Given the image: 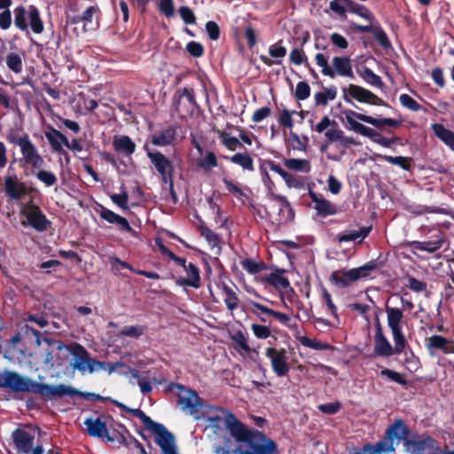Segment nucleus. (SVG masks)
<instances>
[{
	"label": "nucleus",
	"mask_w": 454,
	"mask_h": 454,
	"mask_svg": "<svg viewBox=\"0 0 454 454\" xmlns=\"http://www.w3.org/2000/svg\"><path fill=\"white\" fill-rule=\"evenodd\" d=\"M110 198L111 200L122 210H129L128 205L129 195L127 192L123 191L121 193L119 194H112Z\"/></svg>",
	"instance_id": "603ef678"
},
{
	"label": "nucleus",
	"mask_w": 454,
	"mask_h": 454,
	"mask_svg": "<svg viewBox=\"0 0 454 454\" xmlns=\"http://www.w3.org/2000/svg\"><path fill=\"white\" fill-rule=\"evenodd\" d=\"M387 326L391 330L394 342L399 346L403 340H406L403 333V313L398 308L386 307Z\"/></svg>",
	"instance_id": "dca6fc26"
},
{
	"label": "nucleus",
	"mask_w": 454,
	"mask_h": 454,
	"mask_svg": "<svg viewBox=\"0 0 454 454\" xmlns=\"http://www.w3.org/2000/svg\"><path fill=\"white\" fill-rule=\"evenodd\" d=\"M0 387L8 388L12 392H27L40 395L44 399L62 396H74L78 391L65 384L47 385L35 381L27 376L15 372H0Z\"/></svg>",
	"instance_id": "f257e3e1"
},
{
	"label": "nucleus",
	"mask_w": 454,
	"mask_h": 454,
	"mask_svg": "<svg viewBox=\"0 0 454 454\" xmlns=\"http://www.w3.org/2000/svg\"><path fill=\"white\" fill-rule=\"evenodd\" d=\"M224 303L229 310L233 311L239 307V300L236 293L228 286H223Z\"/></svg>",
	"instance_id": "79ce46f5"
},
{
	"label": "nucleus",
	"mask_w": 454,
	"mask_h": 454,
	"mask_svg": "<svg viewBox=\"0 0 454 454\" xmlns=\"http://www.w3.org/2000/svg\"><path fill=\"white\" fill-rule=\"evenodd\" d=\"M135 412L154 434L155 442L160 447L162 454H178L174 435L162 424L153 421L139 410H136Z\"/></svg>",
	"instance_id": "423d86ee"
},
{
	"label": "nucleus",
	"mask_w": 454,
	"mask_h": 454,
	"mask_svg": "<svg viewBox=\"0 0 454 454\" xmlns=\"http://www.w3.org/2000/svg\"><path fill=\"white\" fill-rule=\"evenodd\" d=\"M212 411L214 414L204 416L208 424L206 426L207 429H211L216 435H221L224 433L225 427L231 432L232 435V428L236 427V424L244 426L241 424L234 415L229 411L220 408L213 407Z\"/></svg>",
	"instance_id": "0eeeda50"
},
{
	"label": "nucleus",
	"mask_w": 454,
	"mask_h": 454,
	"mask_svg": "<svg viewBox=\"0 0 454 454\" xmlns=\"http://www.w3.org/2000/svg\"><path fill=\"white\" fill-rule=\"evenodd\" d=\"M286 48L280 45L279 43H277L270 45L269 48V54L271 58H269L265 55H261L260 59L268 67L280 65L282 63V59L286 55Z\"/></svg>",
	"instance_id": "a878e982"
},
{
	"label": "nucleus",
	"mask_w": 454,
	"mask_h": 454,
	"mask_svg": "<svg viewBox=\"0 0 454 454\" xmlns=\"http://www.w3.org/2000/svg\"><path fill=\"white\" fill-rule=\"evenodd\" d=\"M98 214L102 219L106 221L108 223L117 225L121 231L129 233L134 232L132 227L129 225L126 218L117 215L106 207L100 205Z\"/></svg>",
	"instance_id": "412c9836"
},
{
	"label": "nucleus",
	"mask_w": 454,
	"mask_h": 454,
	"mask_svg": "<svg viewBox=\"0 0 454 454\" xmlns=\"http://www.w3.org/2000/svg\"><path fill=\"white\" fill-rule=\"evenodd\" d=\"M232 436L238 442L235 449L226 450L221 446H215L214 452L216 454H276L278 452L277 443L273 440L245 426L236 424L232 428Z\"/></svg>",
	"instance_id": "f03ea898"
},
{
	"label": "nucleus",
	"mask_w": 454,
	"mask_h": 454,
	"mask_svg": "<svg viewBox=\"0 0 454 454\" xmlns=\"http://www.w3.org/2000/svg\"><path fill=\"white\" fill-rule=\"evenodd\" d=\"M310 95L309 85L305 82H300L296 85L295 98L299 100H305Z\"/></svg>",
	"instance_id": "6e6d98bb"
},
{
	"label": "nucleus",
	"mask_w": 454,
	"mask_h": 454,
	"mask_svg": "<svg viewBox=\"0 0 454 454\" xmlns=\"http://www.w3.org/2000/svg\"><path fill=\"white\" fill-rule=\"evenodd\" d=\"M14 25L20 30L29 33L30 26L35 34H41L43 31V23L41 20L38 9L35 5H29L27 8L24 6H17L13 10Z\"/></svg>",
	"instance_id": "39448f33"
},
{
	"label": "nucleus",
	"mask_w": 454,
	"mask_h": 454,
	"mask_svg": "<svg viewBox=\"0 0 454 454\" xmlns=\"http://www.w3.org/2000/svg\"><path fill=\"white\" fill-rule=\"evenodd\" d=\"M343 93L344 100L350 104H352L350 98H353L360 103H366L375 106L384 105L383 100L377 95L356 84H349L347 88L343 90Z\"/></svg>",
	"instance_id": "4468645a"
},
{
	"label": "nucleus",
	"mask_w": 454,
	"mask_h": 454,
	"mask_svg": "<svg viewBox=\"0 0 454 454\" xmlns=\"http://www.w3.org/2000/svg\"><path fill=\"white\" fill-rule=\"evenodd\" d=\"M159 9L167 18L173 17L175 13L173 0H160Z\"/></svg>",
	"instance_id": "680f3d73"
},
{
	"label": "nucleus",
	"mask_w": 454,
	"mask_h": 454,
	"mask_svg": "<svg viewBox=\"0 0 454 454\" xmlns=\"http://www.w3.org/2000/svg\"><path fill=\"white\" fill-rule=\"evenodd\" d=\"M341 114L347 121V128L361 136L370 137L374 142L384 147H390L393 141L389 138L382 137L374 129L364 126L360 121L371 124L377 129H382L384 126L397 127L401 121L392 118H374L361 113H357L351 109H343Z\"/></svg>",
	"instance_id": "7ed1b4c3"
},
{
	"label": "nucleus",
	"mask_w": 454,
	"mask_h": 454,
	"mask_svg": "<svg viewBox=\"0 0 454 454\" xmlns=\"http://www.w3.org/2000/svg\"><path fill=\"white\" fill-rule=\"evenodd\" d=\"M382 376H386L390 380L399 383L401 385H406V380L402 377V375L395 371L385 368L380 372Z\"/></svg>",
	"instance_id": "052dcab7"
},
{
	"label": "nucleus",
	"mask_w": 454,
	"mask_h": 454,
	"mask_svg": "<svg viewBox=\"0 0 454 454\" xmlns=\"http://www.w3.org/2000/svg\"><path fill=\"white\" fill-rule=\"evenodd\" d=\"M145 331V327L144 325H128L124 326L118 335L137 339L144 334Z\"/></svg>",
	"instance_id": "a18cd8bd"
},
{
	"label": "nucleus",
	"mask_w": 454,
	"mask_h": 454,
	"mask_svg": "<svg viewBox=\"0 0 454 454\" xmlns=\"http://www.w3.org/2000/svg\"><path fill=\"white\" fill-rule=\"evenodd\" d=\"M335 121L331 120L328 116H324L321 121L313 127V129L317 133L325 132L333 125H335Z\"/></svg>",
	"instance_id": "338daca9"
},
{
	"label": "nucleus",
	"mask_w": 454,
	"mask_h": 454,
	"mask_svg": "<svg viewBox=\"0 0 454 454\" xmlns=\"http://www.w3.org/2000/svg\"><path fill=\"white\" fill-rule=\"evenodd\" d=\"M295 111L290 112L287 109H284L278 118V122L280 125L292 129L294 126V121L292 118L293 114H295Z\"/></svg>",
	"instance_id": "bf43d9fd"
},
{
	"label": "nucleus",
	"mask_w": 454,
	"mask_h": 454,
	"mask_svg": "<svg viewBox=\"0 0 454 454\" xmlns=\"http://www.w3.org/2000/svg\"><path fill=\"white\" fill-rule=\"evenodd\" d=\"M374 268L375 264L369 263L347 271H334L331 278L337 286L346 287L359 278L368 276L369 272Z\"/></svg>",
	"instance_id": "ddd939ff"
},
{
	"label": "nucleus",
	"mask_w": 454,
	"mask_h": 454,
	"mask_svg": "<svg viewBox=\"0 0 454 454\" xmlns=\"http://www.w3.org/2000/svg\"><path fill=\"white\" fill-rule=\"evenodd\" d=\"M383 160L392 165L401 167L404 170H409L411 168L410 159L403 156H383Z\"/></svg>",
	"instance_id": "de8ad7c7"
},
{
	"label": "nucleus",
	"mask_w": 454,
	"mask_h": 454,
	"mask_svg": "<svg viewBox=\"0 0 454 454\" xmlns=\"http://www.w3.org/2000/svg\"><path fill=\"white\" fill-rule=\"evenodd\" d=\"M36 178L43 183L46 186L50 187L57 183V176L54 173L48 170H39L35 174Z\"/></svg>",
	"instance_id": "09e8293b"
},
{
	"label": "nucleus",
	"mask_w": 454,
	"mask_h": 454,
	"mask_svg": "<svg viewBox=\"0 0 454 454\" xmlns=\"http://www.w3.org/2000/svg\"><path fill=\"white\" fill-rule=\"evenodd\" d=\"M265 356L270 360L272 371L278 377H285L288 374L290 365L286 349L267 348Z\"/></svg>",
	"instance_id": "2eb2a0df"
},
{
	"label": "nucleus",
	"mask_w": 454,
	"mask_h": 454,
	"mask_svg": "<svg viewBox=\"0 0 454 454\" xmlns=\"http://www.w3.org/2000/svg\"><path fill=\"white\" fill-rule=\"evenodd\" d=\"M200 234L202 237H204L207 241L212 246V247H217L219 244V237L217 234H215L212 230H210L207 226H200Z\"/></svg>",
	"instance_id": "5fc2aeb1"
},
{
	"label": "nucleus",
	"mask_w": 454,
	"mask_h": 454,
	"mask_svg": "<svg viewBox=\"0 0 454 454\" xmlns=\"http://www.w3.org/2000/svg\"><path fill=\"white\" fill-rule=\"evenodd\" d=\"M88 434L94 437H105L108 434V430L105 422L99 418H89L84 421Z\"/></svg>",
	"instance_id": "cd10ccee"
},
{
	"label": "nucleus",
	"mask_w": 454,
	"mask_h": 454,
	"mask_svg": "<svg viewBox=\"0 0 454 454\" xmlns=\"http://www.w3.org/2000/svg\"><path fill=\"white\" fill-rule=\"evenodd\" d=\"M229 160L231 162L239 165L244 169L253 170V159L247 153H236L231 157H224Z\"/></svg>",
	"instance_id": "a19ab883"
},
{
	"label": "nucleus",
	"mask_w": 454,
	"mask_h": 454,
	"mask_svg": "<svg viewBox=\"0 0 454 454\" xmlns=\"http://www.w3.org/2000/svg\"><path fill=\"white\" fill-rule=\"evenodd\" d=\"M337 90L334 87L325 89L315 94V102L318 106H326L329 101L335 99Z\"/></svg>",
	"instance_id": "ea45409f"
},
{
	"label": "nucleus",
	"mask_w": 454,
	"mask_h": 454,
	"mask_svg": "<svg viewBox=\"0 0 454 454\" xmlns=\"http://www.w3.org/2000/svg\"><path fill=\"white\" fill-rule=\"evenodd\" d=\"M231 340L240 348L242 350L248 352L250 351V347L248 345L247 336L241 332H236L232 336Z\"/></svg>",
	"instance_id": "4d7b16f0"
},
{
	"label": "nucleus",
	"mask_w": 454,
	"mask_h": 454,
	"mask_svg": "<svg viewBox=\"0 0 454 454\" xmlns=\"http://www.w3.org/2000/svg\"><path fill=\"white\" fill-rule=\"evenodd\" d=\"M11 142L18 145L22 154V161L25 165L31 166L34 168H41L44 164V160L38 152L36 146L29 139L28 135L15 137Z\"/></svg>",
	"instance_id": "1a4fd4ad"
},
{
	"label": "nucleus",
	"mask_w": 454,
	"mask_h": 454,
	"mask_svg": "<svg viewBox=\"0 0 454 454\" xmlns=\"http://www.w3.org/2000/svg\"><path fill=\"white\" fill-rule=\"evenodd\" d=\"M251 329L258 339L265 340L270 336V329L266 325L253 324Z\"/></svg>",
	"instance_id": "13d9d810"
},
{
	"label": "nucleus",
	"mask_w": 454,
	"mask_h": 454,
	"mask_svg": "<svg viewBox=\"0 0 454 454\" xmlns=\"http://www.w3.org/2000/svg\"><path fill=\"white\" fill-rule=\"evenodd\" d=\"M373 341H374V346H373L374 353L377 356H383V357H389L395 354L400 355L401 353L403 352V350L407 345V341L403 340V343H401L400 346L396 342H394L395 345L393 347L391 345V343L389 342V340H387V338L383 333V331H382V328H381V325L380 323H378L376 325V332H375V334L373 337Z\"/></svg>",
	"instance_id": "9d476101"
},
{
	"label": "nucleus",
	"mask_w": 454,
	"mask_h": 454,
	"mask_svg": "<svg viewBox=\"0 0 454 454\" xmlns=\"http://www.w3.org/2000/svg\"><path fill=\"white\" fill-rule=\"evenodd\" d=\"M434 136L454 151V132L445 128L442 124L434 123L431 125Z\"/></svg>",
	"instance_id": "7c9ffc66"
},
{
	"label": "nucleus",
	"mask_w": 454,
	"mask_h": 454,
	"mask_svg": "<svg viewBox=\"0 0 454 454\" xmlns=\"http://www.w3.org/2000/svg\"><path fill=\"white\" fill-rule=\"evenodd\" d=\"M284 165L290 170L302 172V173H309L311 170V165L309 160L305 159H284Z\"/></svg>",
	"instance_id": "72a5a7b5"
},
{
	"label": "nucleus",
	"mask_w": 454,
	"mask_h": 454,
	"mask_svg": "<svg viewBox=\"0 0 454 454\" xmlns=\"http://www.w3.org/2000/svg\"><path fill=\"white\" fill-rule=\"evenodd\" d=\"M407 434V427L404 425V423L402 420H398L395 423H394L387 432V439L384 441H388L392 443V446L394 447V440H400L405 436Z\"/></svg>",
	"instance_id": "f704fd0d"
},
{
	"label": "nucleus",
	"mask_w": 454,
	"mask_h": 454,
	"mask_svg": "<svg viewBox=\"0 0 454 454\" xmlns=\"http://www.w3.org/2000/svg\"><path fill=\"white\" fill-rule=\"evenodd\" d=\"M265 281L272 285L278 291H286L287 297L289 294H293L294 291L290 287V283L287 278L278 273H270L264 278Z\"/></svg>",
	"instance_id": "c85d7f7f"
},
{
	"label": "nucleus",
	"mask_w": 454,
	"mask_h": 454,
	"mask_svg": "<svg viewBox=\"0 0 454 454\" xmlns=\"http://www.w3.org/2000/svg\"><path fill=\"white\" fill-rule=\"evenodd\" d=\"M178 12L185 24H194L196 21L193 12L187 6L179 8Z\"/></svg>",
	"instance_id": "0e129e2a"
},
{
	"label": "nucleus",
	"mask_w": 454,
	"mask_h": 454,
	"mask_svg": "<svg viewBox=\"0 0 454 454\" xmlns=\"http://www.w3.org/2000/svg\"><path fill=\"white\" fill-rule=\"evenodd\" d=\"M5 63L7 67L15 74H20L23 70L22 58L18 53H8L5 58Z\"/></svg>",
	"instance_id": "4c0bfd02"
},
{
	"label": "nucleus",
	"mask_w": 454,
	"mask_h": 454,
	"mask_svg": "<svg viewBox=\"0 0 454 454\" xmlns=\"http://www.w3.org/2000/svg\"><path fill=\"white\" fill-rule=\"evenodd\" d=\"M14 445L20 453H29L34 444V434L31 432L18 428L12 433Z\"/></svg>",
	"instance_id": "aec40b11"
},
{
	"label": "nucleus",
	"mask_w": 454,
	"mask_h": 454,
	"mask_svg": "<svg viewBox=\"0 0 454 454\" xmlns=\"http://www.w3.org/2000/svg\"><path fill=\"white\" fill-rule=\"evenodd\" d=\"M44 135L51 150L67 156V160H68L67 153L63 148V146H66L67 137L52 127H49V129L44 132Z\"/></svg>",
	"instance_id": "5701e85b"
},
{
	"label": "nucleus",
	"mask_w": 454,
	"mask_h": 454,
	"mask_svg": "<svg viewBox=\"0 0 454 454\" xmlns=\"http://www.w3.org/2000/svg\"><path fill=\"white\" fill-rule=\"evenodd\" d=\"M427 348L431 356L441 350L444 354H454V341L442 335H432L429 337Z\"/></svg>",
	"instance_id": "6ab92c4d"
},
{
	"label": "nucleus",
	"mask_w": 454,
	"mask_h": 454,
	"mask_svg": "<svg viewBox=\"0 0 454 454\" xmlns=\"http://www.w3.org/2000/svg\"><path fill=\"white\" fill-rule=\"evenodd\" d=\"M406 450L411 454H445L447 450H442L437 442L430 436L421 437L416 440L405 441Z\"/></svg>",
	"instance_id": "f8f14e48"
},
{
	"label": "nucleus",
	"mask_w": 454,
	"mask_h": 454,
	"mask_svg": "<svg viewBox=\"0 0 454 454\" xmlns=\"http://www.w3.org/2000/svg\"><path fill=\"white\" fill-rule=\"evenodd\" d=\"M5 190L7 194L13 199H20L23 193L22 190L10 177L5 180Z\"/></svg>",
	"instance_id": "864d4df0"
},
{
	"label": "nucleus",
	"mask_w": 454,
	"mask_h": 454,
	"mask_svg": "<svg viewBox=\"0 0 454 454\" xmlns=\"http://www.w3.org/2000/svg\"><path fill=\"white\" fill-rule=\"evenodd\" d=\"M170 391L175 392L177 396V403L182 410L188 411L189 413L196 419L200 417L196 416L200 409L202 407V401L196 391L186 388L180 384H173L169 387Z\"/></svg>",
	"instance_id": "6e6552de"
},
{
	"label": "nucleus",
	"mask_w": 454,
	"mask_h": 454,
	"mask_svg": "<svg viewBox=\"0 0 454 454\" xmlns=\"http://www.w3.org/2000/svg\"><path fill=\"white\" fill-rule=\"evenodd\" d=\"M145 150L147 152V156L153 165L161 176L162 181L167 183L168 176L170 175L172 171V164L169 160L160 152L150 151L147 145H145Z\"/></svg>",
	"instance_id": "a211bd4d"
},
{
	"label": "nucleus",
	"mask_w": 454,
	"mask_h": 454,
	"mask_svg": "<svg viewBox=\"0 0 454 454\" xmlns=\"http://www.w3.org/2000/svg\"><path fill=\"white\" fill-rule=\"evenodd\" d=\"M370 231L371 228L369 227H362L357 230L344 232L339 235L338 240L340 243L356 241L357 239L361 242L368 236Z\"/></svg>",
	"instance_id": "473e14b6"
},
{
	"label": "nucleus",
	"mask_w": 454,
	"mask_h": 454,
	"mask_svg": "<svg viewBox=\"0 0 454 454\" xmlns=\"http://www.w3.org/2000/svg\"><path fill=\"white\" fill-rule=\"evenodd\" d=\"M176 130L173 126H168L151 136V142L157 146L169 145L176 138Z\"/></svg>",
	"instance_id": "bb28decb"
},
{
	"label": "nucleus",
	"mask_w": 454,
	"mask_h": 454,
	"mask_svg": "<svg viewBox=\"0 0 454 454\" xmlns=\"http://www.w3.org/2000/svg\"><path fill=\"white\" fill-rule=\"evenodd\" d=\"M363 78L367 83L374 87L381 88L383 86L381 78L369 68L364 69Z\"/></svg>",
	"instance_id": "8fccbe9b"
},
{
	"label": "nucleus",
	"mask_w": 454,
	"mask_h": 454,
	"mask_svg": "<svg viewBox=\"0 0 454 454\" xmlns=\"http://www.w3.org/2000/svg\"><path fill=\"white\" fill-rule=\"evenodd\" d=\"M283 179L289 188L301 189L303 187L302 180L288 172L285 175Z\"/></svg>",
	"instance_id": "69168bd1"
},
{
	"label": "nucleus",
	"mask_w": 454,
	"mask_h": 454,
	"mask_svg": "<svg viewBox=\"0 0 454 454\" xmlns=\"http://www.w3.org/2000/svg\"><path fill=\"white\" fill-rule=\"evenodd\" d=\"M197 165L204 170H211L217 166V159L213 152L207 151L205 155L197 160Z\"/></svg>",
	"instance_id": "37998d69"
},
{
	"label": "nucleus",
	"mask_w": 454,
	"mask_h": 454,
	"mask_svg": "<svg viewBox=\"0 0 454 454\" xmlns=\"http://www.w3.org/2000/svg\"><path fill=\"white\" fill-rule=\"evenodd\" d=\"M332 43L340 50H345L348 47V40L338 33H333L330 36Z\"/></svg>",
	"instance_id": "774afa93"
},
{
	"label": "nucleus",
	"mask_w": 454,
	"mask_h": 454,
	"mask_svg": "<svg viewBox=\"0 0 454 454\" xmlns=\"http://www.w3.org/2000/svg\"><path fill=\"white\" fill-rule=\"evenodd\" d=\"M321 303L325 307L327 314L331 315L337 323H340L338 309L333 301L332 295L326 288H321Z\"/></svg>",
	"instance_id": "c9c22d12"
},
{
	"label": "nucleus",
	"mask_w": 454,
	"mask_h": 454,
	"mask_svg": "<svg viewBox=\"0 0 454 454\" xmlns=\"http://www.w3.org/2000/svg\"><path fill=\"white\" fill-rule=\"evenodd\" d=\"M43 340L49 346H54V348L58 350H62L64 348L69 350L75 356V360L73 364L74 368L77 369L82 373H85L88 371L87 367L89 365L90 359H88L87 350L82 345L74 343L70 346H67L61 341H57L46 338Z\"/></svg>",
	"instance_id": "9b49d317"
},
{
	"label": "nucleus",
	"mask_w": 454,
	"mask_h": 454,
	"mask_svg": "<svg viewBox=\"0 0 454 454\" xmlns=\"http://www.w3.org/2000/svg\"><path fill=\"white\" fill-rule=\"evenodd\" d=\"M300 342L302 346L310 348L316 350H327L331 347L329 344L322 343L317 340L310 339L306 336H302L300 338Z\"/></svg>",
	"instance_id": "49530a36"
},
{
	"label": "nucleus",
	"mask_w": 454,
	"mask_h": 454,
	"mask_svg": "<svg viewBox=\"0 0 454 454\" xmlns=\"http://www.w3.org/2000/svg\"><path fill=\"white\" fill-rule=\"evenodd\" d=\"M289 58H290V61L296 66H300L304 61L307 60V57L305 56L303 51L301 49H297V48L293 49L291 51Z\"/></svg>",
	"instance_id": "e2e57ef3"
},
{
	"label": "nucleus",
	"mask_w": 454,
	"mask_h": 454,
	"mask_svg": "<svg viewBox=\"0 0 454 454\" xmlns=\"http://www.w3.org/2000/svg\"><path fill=\"white\" fill-rule=\"evenodd\" d=\"M187 277H180L176 279V284L179 286L193 287L195 289L200 286V270L195 264L190 262L184 268Z\"/></svg>",
	"instance_id": "4be33fe9"
},
{
	"label": "nucleus",
	"mask_w": 454,
	"mask_h": 454,
	"mask_svg": "<svg viewBox=\"0 0 454 454\" xmlns=\"http://www.w3.org/2000/svg\"><path fill=\"white\" fill-rule=\"evenodd\" d=\"M129 373L131 376L130 381L134 383L133 380H137L142 393H150L152 391L151 382L147 379L141 378L137 370L131 368L129 369Z\"/></svg>",
	"instance_id": "c03bdc74"
},
{
	"label": "nucleus",
	"mask_w": 454,
	"mask_h": 454,
	"mask_svg": "<svg viewBox=\"0 0 454 454\" xmlns=\"http://www.w3.org/2000/svg\"><path fill=\"white\" fill-rule=\"evenodd\" d=\"M21 213L28 221L29 225L38 231H46L51 224L41 209L35 205L24 207Z\"/></svg>",
	"instance_id": "f3484780"
},
{
	"label": "nucleus",
	"mask_w": 454,
	"mask_h": 454,
	"mask_svg": "<svg viewBox=\"0 0 454 454\" xmlns=\"http://www.w3.org/2000/svg\"><path fill=\"white\" fill-rule=\"evenodd\" d=\"M316 64L321 68L325 76L334 78L336 76L354 78L351 59L348 57L335 56L332 59V66L328 63V57L318 52L315 56Z\"/></svg>",
	"instance_id": "20e7f679"
},
{
	"label": "nucleus",
	"mask_w": 454,
	"mask_h": 454,
	"mask_svg": "<svg viewBox=\"0 0 454 454\" xmlns=\"http://www.w3.org/2000/svg\"><path fill=\"white\" fill-rule=\"evenodd\" d=\"M411 245L417 250L434 253L442 247V239L434 241H412Z\"/></svg>",
	"instance_id": "58836bf2"
},
{
	"label": "nucleus",
	"mask_w": 454,
	"mask_h": 454,
	"mask_svg": "<svg viewBox=\"0 0 454 454\" xmlns=\"http://www.w3.org/2000/svg\"><path fill=\"white\" fill-rule=\"evenodd\" d=\"M114 150L127 156L131 155L136 150V145L128 136L114 137L113 141Z\"/></svg>",
	"instance_id": "c756f323"
},
{
	"label": "nucleus",
	"mask_w": 454,
	"mask_h": 454,
	"mask_svg": "<svg viewBox=\"0 0 454 454\" xmlns=\"http://www.w3.org/2000/svg\"><path fill=\"white\" fill-rule=\"evenodd\" d=\"M309 197L314 203V209L319 215L324 217L333 215L337 213L336 206L325 200L322 195L309 192Z\"/></svg>",
	"instance_id": "b1692460"
},
{
	"label": "nucleus",
	"mask_w": 454,
	"mask_h": 454,
	"mask_svg": "<svg viewBox=\"0 0 454 454\" xmlns=\"http://www.w3.org/2000/svg\"><path fill=\"white\" fill-rule=\"evenodd\" d=\"M325 137L329 143H339L341 146L348 147L355 145L356 141L353 137L345 136L344 131L340 129L337 123L333 125L325 132Z\"/></svg>",
	"instance_id": "393cba45"
},
{
	"label": "nucleus",
	"mask_w": 454,
	"mask_h": 454,
	"mask_svg": "<svg viewBox=\"0 0 454 454\" xmlns=\"http://www.w3.org/2000/svg\"><path fill=\"white\" fill-rule=\"evenodd\" d=\"M223 182L226 187V190L240 202L245 203V201L248 199L247 193L241 188L239 184L226 178H224Z\"/></svg>",
	"instance_id": "e433bc0d"
},
{
	"label": "nucleus",
	"mask_w": 454,
	"mask_h": 454,
	"mask_svg": "<svg viewBox=\"0 0 454 454\" xmlns=\"http://www.w3.org/2000/svg\"><path fill=\"white\" fill-rule=\"evenodd\" d=\"M399 101L403 107L411 111L418 112L421 109L420 105L408 94H401Z\"/></svg>",
	"instance_id": "3c124183"
},
{
	"label": "nucleus",
	"mask_w": 454,
	"mask_h": 454,
	"mask_svg": "<svg viewBox=\"0 0 454 454\" xmlns=\"http://www.w3.org/2000/svg\"><path fill=\"white\" fill-rule=\"evenodd\" d=\"M395 450L392 443L388 441H380L374 445L365 444L362 452H354L353 454H388Z\"/></svg>",
	"instance_id": "2f4dec72"
}]
</instances>
